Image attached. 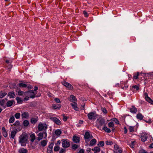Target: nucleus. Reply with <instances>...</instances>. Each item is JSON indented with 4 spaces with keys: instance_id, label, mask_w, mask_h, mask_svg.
I'll return each mask as SVG.
<instances>
[{
    "instance_id": "1",
    "label": "nucleus",
    "mask_w": 153,
    "mask_h": 153,
    "mask_svg": "<svg viewBox=\"0 0 153 153\" xmlns=\"http://www.w3.org/2000/svg\"><path fill=\"white\" fill-rule=\"evenodd\" d=\"M28 140V136L26 134H22L19 137V143L21 146H25Z\"/></svg>"
},
{
    "instance_id": "2",
    "label": "nucleus",
    "mask_w": 153,
    "mask_h": 153,
    "mask_svg": "<svg viewBox=\"0 0 153 153\" xmlns=\"http://www.w3.org/2000/svg\"><path fill=\"white\" fill-rule=\"evenodd\" d=\"M98 116L95 111L92 112H90L88 113L87 114L88 118L90 120H95Z\"/></svg>"
},
{
    "instance_id": "3",
    "label": "nucleus",
    "mask_w": 153,
    "mask_h": 153,
    "mask_svg": "<svg viewBox=\"0 0 153 153\" xmlns=\"http://www.w3.org/2000/svg\"><path fill=\"white\" fill-rule=\"evenodd\" d=\"M105 120L103 119H101L96 124V126L99 129L101 130L102 126H105Z\"/></svg>"
},
{
    "instance_id": "4",
    "label": "nucleus",
    "mask_w": 153,
    "mask_h": 153,
    "mask_svg": "<svg viewBox=\"0 0 153 153\" xmlns=\"http://www.w3.org/2000/svg\"><path fill=\"white\" fill-rule=\"evenodd\" d=\"M47 128V126L45 123H39L38 126V130L39 131H46Z\"/></svg>"
},
{
    "instance_id": "5",
    "label": "nucleus",
    "mask_w": 153,
    "mask_h": 153,
    "mask_svg": "<svg viewBox=\"0 0 153 153\" xmlns=\"http://www.w3.org/2000/svg\"><path fill=\"white\" fill-rule=\"evenodd\" d=\"M93 138L92 135L90 134L88 131H86L85 132L84 135V138L86 143L89 141L91 139Z\"/></svg>"
},
{
    "instance_id": "6",
    "label": "nucleus",
    "mask_w": 153,
    "mask_h": 153,
    "mask_svg": "<svg viewBox=\"0 0 153 153\" xmlns=\"http://www.w3.org/2000/svg\"><path fill=\"white\" fill-rule=\"evenodd\" d=\"M62 146L64 148H67L70 146L69 140L67 139H63L62 140Z\"/></svg>"
},
{
    "instance_id": "7",
    "label": "nucleus",
    "mask_w": 153,
    "mask_h": 153,
    "mask_svg": "<svg viewBox=\"0 0 153 153\" xmlns=\"http://www.w3.org/2000/svg\"><path fill=\"white\" fill-rule=\"evenodd\" d=\"M38 89V87H37L36 86H35L34 87V89L33 90H30V91H28L27 92V93H32L33 94L32 95H31L30 96V97L32 98H35V97H36L35 95L36 94V91Z\"/></svg>"
},
{
    "instance_id": "8",
    "label": "nucleus",
    "mask_w": 153,
    "mask_h": 153,
    "mask_svg": "<svg viewBox=\"0 0 153 153\" xmlns=\"http://www.w3.org/2000/svg\"><path fill=\"white\" fill-rule=\"evenodd\" d=\"M122 148L120 147L117 145L115 144L114 145V153H122Z\"/></svg>"
},
{
    "instance_id": "9",
    "label": "nucleus",
    "mask_w": 153,
    "mask_h": 153,
    "mask_svg": "<svg viewBox=\"0 0 153 153\" xmlns=\"http://www.w3.org/2000/svg\"><path fill=\"white\" fill-rule=\"evenodd\" d=\"M62 84L67 88L69 90H72L73 89V86L69 83L64 81L62 82Z\"/></svg>"
},
{
    "instance_id": "10",
    "label": "nucleus",
    "mask_w": 153,
    "mask_h": 153,
    "mask_svg": "<svg viewBox=\"0 0 153 153\" xmlns=\"http://www.w3.org/2000/svg\"><path fill=\"white\" fill-rule=\"evenodd\" d=\"M50 119L56 125H61V121L58 118L55 117H51Z\"/></svg>"
},
{
    "instance_id": "11",
    "label": "nucleus",
    "mask_w": 153,
    "mask_h": 153,
    "mask_svg": "<svg viewBox=\"0 0 153 153\" xmlns=\"http://www.w3.org/2000/svg\"><path fill=\"white\" fill-rule=\"evenodd\" d=\"M127 81H122L120 82V86L123 89H126L128 87Z\"/></svg>"
},
{
    "instance_id": "12",
    "label": "nucleus",
    "mask_w": 153,
    "mask_h": 153,
    "mask_svg": "<svg viewBox=\"0 0 153 153\" xmlns=\"http://www.w3.org/2000/svg\"><path fill=\"white\" fill-rule=\"evenodd\" d=\"M149 135L146 133H143L141 136L140 138H141V140L143 142L146 141Z\"/></svg>"
},
{
    "instance_id": "13",
    "label": "nucleus",
    "mask_w": 153,
    "mask_h": 153,
    "mask_svg": "<svg viewBox=\"0 0 153 153\" xmlns=\"http://www.w3.org/2000/svg\"><path fill=\"white\" fill-rule=\"evenodd\" d=\"M144 96L147 102L150 103L151 104L153 105V101L148 96V94L147 93H144Z\"/></svg>"
},
{
    "instance_id": "14",
    "label": "nucleus",
    "mask_w": 153,
    "mask_h": 153,
    "mask_svg": "<svg viewBox=\"0 0 153 153\" xmlns=\"http://www.w3.org/2000/svg\"><path fill=\"white\" fill-rule=\"evenodd\" d=\"M72 140L74 143H78L80 142V138L76 135H74L73 137Z\"/></svg>"
},
{
    "instance_id": "15",
    "label": "nucleus",
    "mask_w": 153,
    "mask_h": 153,
    "mask_svg": "<svg viewBox=\"0 0 153 153\" xmlns=\"http://www.w3.org/2000/svg\"><path fill=\"white\" fill-rule=\"evenodd\" d=\"M29 114L27 112H23L21 114L22 118V119L27 118L29 117Z\"/></svg>"
},
{
    "instance_id": "16",
    "label": "nucleus",
    "mask_w": 153,
    "mask_h": 153,
    "mask_svg": "<svg viewBox=\"0 0 153 153\" xmlns=\"http://www.w3.org/2000/svg\"><path fill=\"white\" fill-rule=\"evenodd\" d=\"M52 107L54 109L59 110L61 107L60 104H53L52 105Z\"/></svg>"
},
{
    "instance_id": "17",
    "label": "nucleus",
    "mask_w": 153,
    "mask_h": 153,
    "mask_svg": "<svg viewBox=\"0 0 153 153\" xmlns=\"http://www.w3.org/2000/svg\"><path fill=\"white\" fill-rule=\"evenodd\" d=\"M142 75V74L140 73V74L139 73V72H137L136 73H134L133 74V79H138V76H140Z\"/></svg>"
},
{
    "instance_id": "18",
    "label": "nucleus",
    "mask_w": 153,
    "mask_h": 153,
    "mask_svg": "<svg viewBox=\"0 0 153 153\" xmlns=\"http://www.w3.org/2000/svg\"><path fill=\"white\" fill-rule=\"evenodd\" d=\"M69 100L71 102H72L73 103H75L76 102L77 100V99L76 97L73 95H71L70 96Z\"/></svg>"
},
{
    "instance_id": "19",
    "label": "nucleus",
    "mask_w": 153,
    "mask_h": 153,
    "mask_svg": "<svg viewBox=\"0 0 153 153\" xmlns=\"http://www.w3.org/2000/svg\"><path fill=\"white\" fill-rule=\"evenodd\" d=\"M18 152L19 153H28V150L26 149L22 148L19 149Z\"/></svg>"
},
{
    "instance_id": "20",
    "label": "nucleus",
    "mask_w": 153,
    "mask_h": 153,
    "mask_svg": "<svg viewBox=\"0 0 153 153\" xmlns=\"http://www.w3.org/2000/svg\"><path fill=\"white\" fill-rule=\"evenodd\" d=\"M16 133L17 131L15 130L12 131L10 134V138L14 139Z\"/></svg>"
},
{
    "instance_id": "21",
    "label": "nucleus",
    "mask_w": 153,
    "mask_h": 153,
    "mask_svg": "<svg viewBox=\"0 0 153 153\" xmlns=\"http://www.w3.org/2000/svg\"><path fill=\"white\" fill-rule=\"evenodd\" d=\"M71 103V104L72 107L76 111H78L79 108L77 107V103L76 102L75 103Z\"/></svg>"
},
{
    "instance_id": "22",
    "label": "nucleus",
    "mask_w": 153,
    "mask_h": 153,
    "mask_svg": "<svg viewBox=\"0 0 153 153\" xmlns=\"http://www.w3.org/2000/svg\"><path fill=\"white\" fill-rule=\"evenodd\" d=\"M2 133L3 136L5 137H7L8 135V134L5 127H2Z\"/></svg>"
},
{
    "instance_id": "23",
    "label": "nucleus",
    "mask_w": 153,
    "mask_h": 153,
    "mask_svg": "<svg viewBox=\"0 0 153 153\" xmlns=\"http://www.w3.org/2000/svg\"><path fill=\"white\" fill-rule=\"evenodd\" d=\"M94 153H99L100 151V149L99 146H96L92 149Z\"/></svg>"
},
{
    "instance_id": "24",
    "label": "nucleus",
    "mask_w": 153,
    "mask_h": 153,
    "mask_svg": "<svg viewBox=\"0 0 153 153\" xmlns=\"http://www.w3.org/2000/svg\"><path fill=\"white\" fill-rule=\"evenodd\" d=\"M14 102V101L13 100L8 101L6 103L7 107H8L12 106Z\"/></svg>"
},
{
    "instance_id": "25",
    "label": "nucleus",
    "mask_w": 153,
    "mask_h": 153,
    "mask_svg": "<svg viewBox=\"0 0 153 153\" xmlns=\"http://www.w3.org/2000/svg\"><path fill=\"white\" fill-rule=\"evenodd\" d=\"M8 96H9L10 98H14L15 97V94L13 91H11L8 93Z\"/></svg>"
},
{
    "instance_id": "26",
    "label": "nucleus",
    "mask_w": 153,
    "mask_h": 153,
    "mask_svg": "<svg viewBox=\"0 0 153 153\" xmlns=\"http://www.w3.org/2000/svg\"><path fill=\"white\" fill-rule=\"evenodd\" d=\"M43 137V134L42 132H40L38 134V137H37V140L38 141L42 140Z\"/></svg>"
},
{
    "instance_id": "27",
    "label": "nucleus",
    "mask_w": 153,
    "mask_h": 153,
    "mask_svg": "<svg viewBox=\"0 0 153 153\" xmlns=\"http://www.w3.org/2000/svg\"><path fill=\"white\" fill-rule=\"evenodd\" d=\"M97 142L96 140L95 139H93L90 141L89 145L90 146H94L96 144Z\"/></svg>"
},
{
    "instance_id": "28",
    "label": "nucleus",
    "mask_w": 153,
    "mask_h": 153,
    "mask_svg": "<svg viewBox=\"0 0 153 153\" xmlns=\"http://www.w3.org/2000/svg\"><path fill=\"white\" fill-rule=\"evenodd\" d=\"M130 111L133 113H136L137 112V109L134 106H132L130 109Z\"/></svg>"
},
{
    "instance_id": "29",
    "label": "nucleus",
    "mask_w": 153,
    "mask_h": 153,
    "mask_svg": "<svg viewBox=\"0 0 153 153\" xmlns=\"http://www.w3.org/2000/svg\"><path fill=\"white\" fill-rule=\"evenodd\" d=\"M144 117L140 113H138L137 115V118L140 120H142Z\"/></svg>"
},
{
    "instance_id": "30",
    "label": "nucleus",
    "mask_w": 153,
    "mask_h": 153,
    "mask_svg": "<svg viewBox=\"0 0 153 153\" xmlns=\"http://www.w3.org/2000/svg\"><path fill=\"white\" fill-rule=\"evenodd\" d=\"M7 92L4 91H1L0 92V98H1L4 97L7 95Z\"/></svg>"
},
{
    "instance_id": "31",
    "label": "nucleus",
    "mask_w": 153,
    "mask_h": 153,
    "mask_svg": "<svg viewBox=\"0 0 153 153\" xmlns=\"http://www.w3.org/2000/svg\"><path fill=\"white\" fill-rule=\"evenodd\" d=\"M48 143V141L47 140H43L42 141H41L40 143L41 145L43 146L44 147Z\"/></svg>"
},
{
    "instance_id": "32",
    "label": "nucleus",
    "mask_w": 153,
    "mask_h": 153,
    "mask_svg": "<svg viewBox=\"0 0 153 153\" xmlns=\"http://www.w3.org/2000/svg\"><path fill=\"white\" fill-rule=\"evenodd\" d=\"M30 141L33 142L36 139V136L34 134H32L30 135Z\"/></svg>"
},
{
    "instance_id": "33",
    "label": "nucleus",
    "mask_w": 153,
    "mask_h": 153,
    "mask_svg": "<svg viewBox=\"0 0 153 153\" xmlns=\"http://www.w3.org/2000/svg\"><path fill=\"white\" fill-rule=\"evenodd\" d=\"M102 129L104 130L105 132L107 133H110L111 132V130L110 128H108L106 126H104V127L103 128H102Z\"/></svg>"
},
{
    "instance_id": "34",
    "label": "nucleus",
    "mask_w": 153,
    "mask_h": 153,
    "mask_svg": "<svg viewBox=\"0 0 153 153\" xmlns=\"http://www.w3.org/2000/svg\"><path fill=\"white\" fill-rule=\"evenodd\" d=\"M18 85L19 87L20 88H26L27 87V85L26 84L22 83H19L18 84Z\"/></svg>"
},
{
    "instance_id": "35",
    "label": "nucleus",
    "mask_w": 153,
    "mask_h": 153,
    "mask_svg": "<svg viewBox=\"0 0 153 153\" xmlns=\"http://www.w3.org/2000/svg\"><path fill=\"white\" fill-rule=\"evenodd\" d=\"M15 121V118L13 116H11L10 118L9 122L10 123H11L14 122Z\"/></svg>"
},
{
    "instance_id": "36",
    "label": "nucleus",
    "mask_w": 153,
    "mask_h": 153,
    "mask_svg": "<svg viewBox=\"0 0 153 153\" xmlns=\"http://www.w3.org/2000/svg\"><path fill=\"white\" fill-rule=\"evenodd\" d=\"M37 120H38L36 118H32L31 119L30 122L32 124H35L37 122Z\"/></svg>"
},
{
    "instance_id": "37",
    "label": "nucleus",
    "mask_w": 153,
    "mask_h": 153,
    "mask_svg": "<svg viewBox=\"0 0 153 153\" xmlns=\"http://www.w3.org/2000/svg\"><path fill=\"white\" fill-rule=\"evenodd\" d=\"M29 122L27 120H25L23 121V126L25 127H27L29 125Z\"/></svg>"
},
{
    "instance_id": "38",
    "label": "nucleus",
    "mask_w": 153,
    "mask_h": 153,
    "mask_svg": "<svg viewBox=\"0 0 153 153\" xmlns=\"http://www.w3.org/2000/svg\"><path fill=\"white\" fill-rule=\"evenodd\" d=\"M13 59L9 58L5 60V62L7 64H10L13 62Z\"/></svg>"
},
{
    "instance_id": "39",
    "label": "nucleus",
    "mask_w": 153,
    "mask_h": 153,
    "mask_svg": "<svg viewBox=\"0 0 153 153\" xmlns=\"http://www.w3.org/2000/svg\"><path fill=\"white\" fill-rule=\"evenodd\" d=\"M61 131L59 129L56 130L55 132V134L57 136L60 135L61 134Z\"/></svg>"
},
{
    "instance_id": "40",
    "label": "nucleus",
    "mask_w": 153,
    "mask_h": 153,
    "mask_svg": "<svg viewBox=\"0 0 153 153\" xmlns=\"http://www.w3.org/2000/svg\"><path fill=\"white\" fill-rule=\"evenodd\" d=\"M14 116L16 119L19 118L21 116V114L20 113L17 112L14 114Z\"/></svg>"
},
{
    "instance_id": "41",
    "label": "nucleus",
    "mask_w": 153,
    "mask_h": 153,
    "mask_svg": "<svg viewBox=\"0 0 153 153\" xmlns=\"http://www.w3.org/2000/svg\"><path fill=\"white\" fill-rule=\"evenodd\" d=\"M104 145V142L103 141H101L99 142V143L97 144L98 146L99 147L100 146L102 147Z\"/></svg>"
},
{
    "instance_id": "42",
    "label": "nucleus",
    "mask_w": 153,
    "mask_h": 153,
    "mask_svg": "<svg viewBox=\"0 0 153 153\" xmlns=\"http://www.w3.org/2000/svg\"><path fill=\"white\" fill-rule=\"evenodd\" d=\"M60 149L59 146L56 145L54 147L53 150L55 152H57Z\"/></svg>"
},
{
    "instance_id": "43",
    "label": "nucleus",
    "mask_w": 153,
    "mask_h": 153,
    "mask_svg": "<svg viewBox=\"0 0 153 153\" xmlns=\"http://www.w3.org/2000/svg\"><path fill=\"white\" fill-rule=\"evenodd\" d=\"M132 88L134 90L137 91L139 90V88L137 85H135L132 86Z\"/></svg>"
},
{
    "instance_id": "44",
    "label": "nucleus",
    "mask_w": 153,
    "mask_h": 153,
    "mask_svg": "<svg viewBox=\"0 0 153 153\" xmlns=\"http://www.w3.org/2000/svg\"><path fill=\"white\" fill-rule=\"evenodd\" d=\"M7 64L5 65L6 68H7L8 69H10L12 67V65L10 64Z\"/></svg>"
},
{
    "instance_id": "45",
    "label": "nucleus",
    "mask_w": 153,
    "mask_h": 153,
    "mask_svg": "<svg viewBox=\"0 0 153 153\" xmlns=\"http://www.w3.org/2000/svg\"><path fill=\"white\" fill-rule=\"evenodd\" d=\"M51 141L52 142L49 144V145L48 146V147L53 149V147L54 144V141L53 140H52Z\"/></svg>"
},
{
    "instance_id": "46",
    "label": "nucleus",
    "mask_w": 153,
    "mask_h": 153,
    "mask_svg": "<svg viewBox=\"0 0 153 153\" xmlns=\"http://www.w3.org/2000/svg\"><path fill=\"white\" fill-rule=\"evenodd\" d=\"M135 141H131L129 145L130 147L132 148H134V143Z\"/></svg>"
},
{
    "instance_id": "47",
    "label": "nucleus",
    "mask_w": 153,
    "mask_h": 153,
    "mask_svg": "<svg viewBox=\"0 0 153 153\" xmlns=\"http://www.w3.org/2000/svg\"><path fill=\"white\" fill-rule=\"evenodd\" d=\"M20 122L19 121H16L13 124V125L16 126H20Z\"/></svg>"
},
{
    "instance_id": "48",
    "label": "nucleus",
    "mask_w": 153,
    "mask_h": 153,
    "mask_svg": "<svg viewBox=\"0 0 153 153\" xmlns=\"http://www.w3.org/2000/svg\"><path fill=\"white\" fill-rule=\"evenodd\" d=\"M128 129L129 131V132H134V126H129Z\"/></svg>"
},
{
    "instance_id": "49",
    "label": "nucleus",
    "mask_w": 153,
    "mask_h": 153,
    "mask_svg": "<svg viewBox=\"0 0 153 153\" xmlns=\"http://www.w3.org/2000/svg\"><path fill=\"white\" fill-rule=\"evenodd\" d=\"M78 146L76 144H73L71 148L72 149L75 150L78 148Z\"/></svg>"
},
{
    "instance_id": "50",
    "label": "nucleus",
    "mask_w": 153,
    "mask_h": 153,
    "mask_svg": "<svg viewBox=\"0 0 153 153\" xmlns=\"http://www.w3.org/2000/svg\"><path fill=\"white\" fill-rule=\"evenodd\" d=\"M108 126L109 128H113L114 126L113 123L112 122H111L108 123Z\"/></svg>"
},
{
    "instance_id": "51",
    "label": "nucleus",
    "mask_w": 153,
    "mask_h": 153,
    "mask_svg": "<svg viewBox=\"0 0 153 153\" xmlns=\"http://www.w3.org/2000/svg\"><path fill=\"white\" fill-rule=\"evenodd\" d=\"M52 149L50 148L49 147L47 149V153H53V151L52 150Z\"/></svg>"
},
{
    "instance_id": "52",
    "label": "nucleus",
    "mask_w": 153,
    "mask_h": 153,
    "mask_svg": "<svg viewBox=\"0 0 153 153\" xmlns=\"http://www.w3.org/2000/svg\"><path fill=\"white\" fill-rule=\"evenodd\" d=\"M5 100L2 99L0 100V105L1 106H3L5 103Z\"/></svg>"
},
{
    "instance_id": "53",
    "label": "nucleus",
    "mask_w": 153,
    "mask_h": 153,
    "mask_svg": "<svg viewBox=\"0 0 153 153\" xmlns=\"http://www.w3.org/2000/svg\"><path fill=\"white\" fill-rule=\"evenodd\" d=\"M101 110H102V111L103 112V113L105 114H106L107 113V110L105 107H103V108L102 107L101 108Z\"/></svg>"
},
{
    "instance_id": "54",
    "label": "nucleus",
    "mask_w": 153,
    "mask_h": 153,
    "mask_svg": "<svg viewBox=\"0 0 153 153\" xmlns=\"http://www.w3.org/2000/svg\"><path fill=\"white\" fill-rule=\"evenodd\" d=\"M138 153H148V152L145 150L144 149L140 150ZM150 153H153L152 152H150Z\"/></svg>"
},
{
    "instance_id": "55",
    "label": "nucleus",
    "mask_w": 153,
    "mask_h": 153,
    "mask_svg": "<svg viewBox=\"0 0 153 153\" xmlns=\"http://www.w3.org/2000/svg\"><path fill=\"white\" fill-rule=\"evenodd\" d=\"M105 143L107 145H111L113 144V142L111 141H106Z\"/></svg>"
},
{
    "instance_id": "56",
    "label": "nucleus",
    "mask_w": 153,
    "mask_h": 153,
    "mask_svg": "<svg viewBox=\"0 0 153 153\" xmlns=\"http://www.w3.org/2000/svg\"><path fill=\"white\" fill-rule=\"evenodd\" d=\"M112 120L116 123V124H118L119 123V120L116 118H114Z\"/></svg>"
},
{
    "instance_id": "57",
    "label": "nucleus",
    "mask_w": 153,
    "mask_h": 153,
    "mask_svg": "<svg viewBox=\"0 0 153 153\" xmlns=\"http://www.w3.org/2000/svg\"><path fill=\"white\" fill-rule=\"evenodd\" d=\"M83 14L85 17H87L88 16V14L86 11H83Z\"/></svg>"
},
{
    "instance_id": "58",
    "label": "nucleus",
    "mask_w": 153,
    "mask_h": 153,
    "mask_svg": "<svg viewBox=\"0 0 153 153\" xmlns=\"http://www.w3.org/2000/svg\"><path fill=\"white\" fill-rule=\"evenodd\" d=\"M62 116L63 117V120L65 122L68 119L67 117L65 116L64 114H62Z\"/></svg>"
},
{
    "instance_id": "59",
    "label": "nucleus",
    "mask_w": 153,
    "mask_h": 153,
    "mask_svg": "<svg viewBox=\"0 0 153 153\" xmlns=\"http://www.w3.org/2000/svg\"><path fill=\"white\" fill-rule=\"evenodd\" d=\"M16 100L18 102H22V101L21 99V98L19 97H16Z\"/></svg>"
},
{
    "instance_id": "60",
    "label": "nucleus",
    "mask_w": 153,
    "mask_h": 153,
    "mask_svg": "<svg viewBox=\"0 0 153 153\" xmlns=\"http://www.w3.org/2000/svg\"><path fill=\"white\" fill-rule=\"evenodd\" d=\"M24 92L23 91H22L21 90L19 91L18 92V95L19 96H22L23 95V94L24 93Z\"/></svg>"
},
{
    "instance_id": "61",
    "label": "nucleus",
    "mask_w": 153,
    "mask_h": 153,
    "mask_svg": "<svg viewBox=\"0 0 153 153\" xmlns=\"http://www.w3.org/2000/svg\"><path fill=\"white\" fill-rule=\"evenodd\" d=\"M55 101L57 103H60L61 102L59 98H56L54 99Z\"/></svg>"
},
{
    "instance_id": "62",
    "label": "nucleus",
    "mask_w": 153,
    "mask_h": 153,
    "mask_svg": "<svg viewBox=\"0 0 153 153\" xmlns=\"http://www.w3.org/2000/svg\"><path fill=\"white\" fill-rule=\"evenodd\" d=\"M65 152V150L63 149L62 148H61V150L59 151V153H64Z\"/></svg>"
},
{
    "instance_id": "63",
    "label": "nucleus",
    "mask_w": 153,
    "mask_h": 153,
    "mask_svg": "<svg viewBox=\"0 0 153 153\" xmlns=\"http://www.w3.org/2000/svg\"><path fill=\"white\" fill-rule=\"evenodd\" d=\"M124 133L125 134H126L127 132V130L126 128V127H124Z\"/></svg>"
},
{
    "instance_id": "64",
    "label": "nucleus",
    "mask_w": 153,
    "mask_h": 153,
    "mask_svg": "<svg viewBox=\"0 0 153 153\" xmlns=\"http://www.w3.org/2000/svg\"><path fill=\"white\" fill-rule=\"evenodd\" d=\"M84 151L82 149H80L77 153H84Z\"/></svg>"
}]
</instances>
